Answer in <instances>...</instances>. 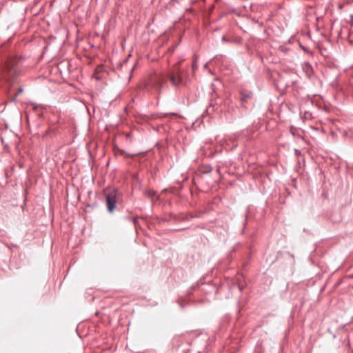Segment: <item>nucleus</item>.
Segmentation results:
<instances>
[{
	"mask_svg": "<svg viewBox=\"0 0 353 353\" xmlns=\"http://www.w3.org/2000/svg\"><path fill=\"white\" fill-rule=\"evenodd\" d=\"M105 195L108 210L110 212H112L119 199V193L115 190H110L105 192Z\"/></svg>",
	"mask_w": 353,
	"mask_h": 353,
	"instance_id": "obj_1",
	"label": "nucleus"
},
{
	"mask_svg": "<svg viewBox=\"0 0 353 353\" xmlns=\"http://www.w3.org/2000/svg\"><path fill=\"white\" fill-rule=\"evenodd\" d=\"M17 61L13 58H11L8 61L3 71V76L5 78L8 77V80L14 77L17 74L18 71L17 68Z\"/></svg>",
	"mask_w": 353,
	"mask_h": 353,
	"instance_id": "obj_2",
	"label": "nucleus"
},
{
	"mask_svg": "<svg viewBox=\"0 0 353 353\" xmlns=\"http://www.w3.org/2000/svg\"><path fill=\"white\" fill-rule=\"evenodd\" d=\"M164 83L165 79L162 75H155L150 79V87L151 89L154 90L157 94H160L161 87Z\"/></svg>",
	"mask_w": 353,
	"mask_h": 353,
	"instance_id": "obj_3",
	"label": "nucleus"
},
{
	"mask_svg": "<svg viewBox=\"0 0 353 353\" xmlns=\"http://www.w3.org/2000/svg\"><path fill=\"white\" fill-rule=\"evenodd\" d=\"M169 79L174 86H179L183 83L178 64L174 65L173 72L169 74Z\"/></svg>",
	"mask_w": 353,
	"mask_h": 353,
	"instance_id": "obj_4",
	"label": "nucleus"
},
{
	"mask_svg": "<svg viewBox=\"0 0 353 353\" xmlns=\"http://www.w3.org/2000/svg\"><path fill=\"white\" fill-rule=\"evenodd\" d=\"M251 97H252V93H250V92H248V93L242 92L241 101L242 103L246 102L248 99H250L251 98Z\"/></svg>",
	"mask_w": 353,
	"mask_h": 353,
	"instance_id": "obj_5",
	"label": "nucleus"
},
{
	"mask_svg": "<svg viewBox=\"0 0 353 353\" xmlns=\"http://www.w3.org/2000/svg\"><path fill=\"white\" fill-rule=\"evenodd\" d=\"M351 22H352V23L353 24V16H352V18H351Z\"/></svg>",
	"mask_w": 353,
	"mask_h": 353,
	"instance_id": "obj_6",
	"label": "nucleus"
}]
</instances>
